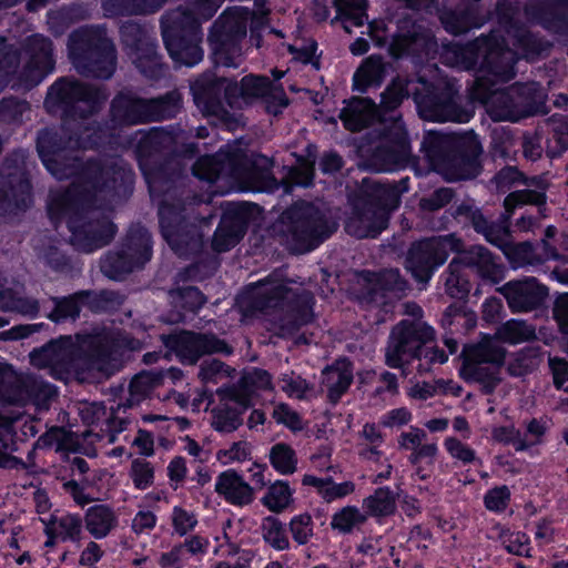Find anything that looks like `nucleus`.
I'll return each instance as SVG.
<instances>
[{"label":"nucleus","mask_w":568,"mask_h":568,"mask_svg":"<svg viewBox=\"0 0 568 568\" xmlns=\"http://www.w3.org/2000/svg\"><path fill=\"white\" fill-rule=\"evenodd\" d=\"M103 89L73 77L58 78L48 89L44 108L59 114L60 126H45L37 134L36 148L43 166L57 180L80 174L94 193L112 200H126L133 193L134 172L122 159L90 158L82 161L74 120H87L98 113L106 101Z\"/></svg>","instance_id":"nucleus-1"},{"label":"nucleus","mask_w":568,"mask_h":568,"mask_svg":"<svg viewBox=\"0 0 568 568\" xmlns=\"http://www.w3.org/2000/svg\"><path fill=\"white\" fill-rule=\"evenodd\" d=\"M150 196L160 199L159 227L163 240L179 256L197 254L203 247V227L213 215H202L203 195L190 189L184 181V166L165 153L143 170Z\"/></svg>","instance_id":"nucleus-2"},{"label":"nucleus","mask_w":568,"mask_h":568,"mask_svg":"<svg viewBox=\"0 0 568 568\" xmlns=\"http://www.w3.org/2000/svg\"><path fill=\"white\" fill-rule=\"evenodd\" d=\"M142 342L122 329L101 328L71 336H60L55 339V352L50 376L55 381L67 383L79 377L85 368L103 369L116 366L126 352L142 348Z\"/></svg>","instance_id":"nucleus-3"},{"label":"nucleus","mask_w":568,"mask_h":568,"mask_svg":"<svg viewBox=\"0 0 568 568\" xmlns=\"http://www.w3.org/2000/svg\"><path fill=\"white\" fill-rule=\"evenodd\" d=\"M94 194L89 191H65L48 206L52 221L65 219L70 243L79 252L92 253L109 245L116 232V224L108 216L93 217L90 210Z\"/></svg>","instance_id":"nucleus-4"},{"label":"nucleus","mask_w":568,"mask_h":568,"mask_svg":"<svg viewBox=\"0 0 568 568\" xmlns=\"http://www.w3.org/2000/svg\"><path fill=\"white\" fill-rule=\"evenodd\" d=\"M273 160L260 152L246 153L235 150L220 155H203L196 159L191 171L200 181L214 183L227 170L229 174L255 192H272L277 187L273 174Z\"/></svg>","instance_id":"nucleus-5"},{"label":"nucleus","mask_w":568,"mask_h":568,"mask_svg":"<svg viewBox=\"0 0 568 568\" xmlns=\"http://www.w3.org/2000/svg\"><path fill=\"white\" fill-rule=\"evenodd\" d=\"M315 304L316 300L311 291L292 288L283 282L268 280L258 282L252 298L253 307L261 312L268 310L280 312V328L290 336L314 322Z\"/></svg>","instance_id":"nucleus-6"},{"label":"nucleus","mask_w":568,"mask_h":568,"mask_svg":"<svg viewBox=\"0 0 568 568\" xmlns=\"http://www.w3.org/2000/svg\"><path fill=\"white\" fill-rule=\"evenodd\" d=\"M368 29L374 44L377 48H387L388 54L395 60L409 58L415 62H425L435 59L438 53V43L433 31L408 16L397 20L393 33L383 20L369 22Z\"/></svg>","instance_id":"nucleus-7"},{"label":"nucleus","mask_w":568,"mask_h":568,"mask_svg":"<svg viewBox=\"0 0 568 568\" xmlns=\"http://www.w3.org/2000/svg\"><path fill=\"white\" fill-rule=\"evenodd\" d=\"M68 49L73 65L83 77L109 80L114 74L116 48L104 26H89L73 31Z\"/></svg>","instance_id":"nucleus-8"},{"label":"nucleus","mask_w":568,"mask_h":568,"mask_svg":"<svg viewBox=\"0 0 568 568\" xmlns=\"http://www.w3.org/2000/svg\"><path fill=\"white\" fill-rule=\"evenodd\" d=\"M281 232L293 254L317 248L335 231L324 211L306 200H297L280 215Z\"/></svg>","instance_id":"nucleus-9"},{"label":"nucleus","mask_w":568,"mask_h":568,"mask_svg":"<svg viewBox=\"0 0 568 568\" xmlns=\"http://www.w3.org/2000/svg\"><path fill=\"white\" fill-rule=\"evenodd\" d=\"M435 331L432 326L402 320L389 335L385 353V363L390 368H404L414 361L425 358L427 364H444L448 361L445 351L437 346H427L434 341Z\"/></svg>","instance_id":"nucleus-10"},{"label":"nucleus","mask_w":568,"mask_h":568,"mask_svg":"<svg viewBox=\"0 0 568 568\" xmlns=\"http://www.w3.org/2000/svg\"><path fill=\"white\" fill-rule=\"evenodd\" d=\"M202 20L205 21L193 4L192 9L178 10L162 17V40L176 65L192 68L203 60Z\"/></svg>","instance_id":"nucleus-11"},{"label":"nucleus","mask_w":568,"mask_h":568,"mask_svg":"<svg viewBox=\"0 0 568 568\" xmlns=\"http://www.w3.org/2000/svg\"><path fill=\"white\" fill-rule=\"evenodd\" d=\"M375 132L376 143L368 156V164L374 171H398L415 161L408 130L402 114L389 118L383 115Z\"/></svg>","instance_id":"nucleus-12"},{"label":"nucleus","mask_w":568,"mask_h":568,"mask_svg":"<svg viewBox=\"0 0 568 568\" xmlns=\"http://www.w3.org/2000/svg\"><path fill=\"white\" fill-rule=\"evenodd\" d=\"M419 83L420 88H416L412 95L420 119L438 123H467L474 116L473 108L459 103L458 90L453 83H434L425 79H420Z\"/></svg>","instance_id":"nucleus-13"},{"label":"nucleus","mask_w":568,"mask_h":568,"mask_svg":"<svg viewBox=\"0 0 568 568\" xmlns=\"http://www.w3.org/2000/svg\"><path fill=\"white\" fill-rule=\"evenodd\" d=\"M253 17L248 8H227L213 23L207 41L215 67H237L235 58L241 53L242 41L247 34V23Z\"/></svg>","instance_id":"nucleus-14"},{"label":"nucleus","mask_w":568,"mask_h":568,"mask_svg":"<svg viewBox=\"0 0 568 568\" xmlns=\"http://www.w3.org/2000/svg\"><path fill=\"white\" fill-rule=\"evenodd\" d=\"M152 236L146 227L131 225L120 247L101 260V272L110 280L123 281L135 270H141L153 254Z\"/></svg>","instance_id":"nucleus-15"},{"label":"nucleus","mask_w":568,"mask_h":568,"mask_svg":"<svg viewBox=\"0 0 568 568\" xmlns=\"http://www.w3.org/2000/svg\"><path fill=\"white\" fill-rule=\"evenodd\" d=\"M119 34L123 50L143 77L150 80H160L164 77L165 64L159 52L158 39L145 23L123 21Z\"/></svg>","instance_id":"nucleus-16"},{"label":"nucleus","mask_w":568,"mask_h":568,"mask_svg":"<svg viewBox=\"0 0 568 568\" xmlns=\"http://www.w3.org/2000/svg\"><path fill=\"white\" fill-rule=\"evenodd\" d=\"M463 240L455 233L414 242L407 251L405 268L418 284H427L450 253L460 252Z\"/></svg>","instance_id":"nucleus-17"},{"label":"nucleus","mask_w":568,"mask_h":568,"mask_svg":"<svg viewBox=\"0 0 568 568\" xmlns=\"http://www.w3.org/2000/svg\"><path fill=\"white\" fill-rule=\"evenodd\" d=\"M32 203L30 174L22 155L13 152L0 164V219L26 212Z\"/></svg>","instance_id":"nucleus-18"},{"label":"nucleus","mask_w":568,"mask_h":568,"mask_svg":"<svg viewBox=\"0 0 568 568\" xmlns=\"http://www.w3.org/2000/svg\"><path fill=\"white\" fill-rule=\"evenodd\" d=\"M162 342L183 365H195L205 355L230 356L234 353L233 346L213 333L183 329L175 334L163 335Z\"/></svg>","instance_id":"nucleus-19"},{"label":"nucleus","mask_w":568,"mask_h":568,"mask_svg":"<svg viewBox=\"0 0 568 568\" xmlns=\"http://www.w3.org/2000/svg\"><path fill=\"white\" fill-rule=\"evenodd\" d=\"M28 60L18 72L11 87L30 91L44 80L55 68L53 42L48 37L36 33L27 38L23 45Z\"/></svg>","instance_id":"nucleus-20"},{"label":"nucleus","mask_w":568,"mask_h":568,"mask_svg":"<svg viewBox=\"0 0 568 568\" xmlns=\"http://www.w3.org/2000/svg\"><path fill=\"white\" fill-rule=\"evenodd\" d=\"M484 149L473 131L459 134L440 173L449 182L469 181L478 178L483 170Z\"/></svg>","instance_id":"nucleus-21"},{"label":"nucleus","mask_w":568,"mask_h":568,"mask_svg":"<svg viewBox=\"0 0 568 568\" xmlns=\"http://www.w3.org/2000/svg\"><path fill=\"white\" fill-rule=\"evenodd\" d=\"M546 202L545 191L524 189L510 192L504 200L503 221L494 222L486 217L483 230L478 229L476 233L484 235L485 240L496 247L505 250L508 244L509 223L516 209L528 204L541 207L546 205Z\"/></svg>","instance_id":"nucleus-22"},{"label":"nucleus","mask_w":568,"mask_h":568,"mask_svg":"<svg viewBox=\"0 0 568 568\" xmlns=\"http://www.w3.org/2000/svg\"><path fill=\"white\" fill-rule=\"evenodd\" d=\"M361 278L363 283L355 298L365 308L386 306L389 293H404L407 288V282L398 268H384L377 272L363 270Z\"/></svg>","instance_id":"nucleus-23"},{"label":"nucleus","mask_w":568,"mask_h":568,"mask_svg":"<svg viewBox=\"0 0 568 568\" xmlns=\"http://www.w3.org/2000/svg\"><path fill=\"white\" fill-rule=\"evenodd\" d=\"M478 68L495 82H508L516 77L514 52L503 36L485 34Z\"/></svg>","instance_id":"nucleus-24"},{"label":"nucleus","mask_w":568,"mask_h":568,"mask_svg":"<svg viewBox=\"0 0 568 568\" xmlns=\"http://www.w3.org/2000/svg\"><path fill=\"white\" fill-rule=\"evenodd\" d=\"M499 292L511 313H528L542 308L549 296L548 287L532 276L508 281Z\"/></svg>","instance_id":"nucleus-25"},{"label":"nucleus","mask_w":568,"mask_h":568,"mask_svg":"<svg viewBox=\"0 0 568 568\" xmlns=\"http://www.w3.org/2000/svg\"><path fill=\"white\" fill-rule=\"evenodd\" d=\"M250 220L251 210L246 204L230 203L213 234L212 250L216 253H225L235 247L245 236Z\"/></svg>","instance_id":"nucleus-26"},{"label":"nucleus","mask_w":568,"mask_h":568,"mask_svg":"<svg viewBox=\"0 0 568 568\" xmlns=\"http://www.w3.org/2000/svg\"><path fill=\"white\" fill-rule=\"evenodd\" d=\"M109 116L120 129L150 123L148 98L119 91L110 102Z\"/></svg>","instance_id":"nucleus-27"},{"label":"nucleus","mask_w":568,"mask_h":568,"mask_svg":"<svg viewBox=\"0 0 568 568\" xmlns=\"http://www.w3.org/2000/svg\"><path fill=\"white\" fill-rule=\"evenodd\" d=\"M525 12L545 30L568 34V0H531L527 3Z\"/></svg>","instance_id":"nucleus-28"},{"label":"nucleus","mask_w":568,"mask_h":568,"mask_svg":"<svg viewBox=\"0 0 568 568\" xmlns=\"http://www.w3.org/2000/svg\"><path fill=\"white\" fill-rule=\"evenodd\" d=\"M453 260H458L459 265L467 271L475 272L484 282L499 283L504 277V267L496 262L494 254L483 245H471L467 250L464 246Z\"/></svg>","instance_id":"nucleus-29"},{"label":"nucleus","mask_w":568,"mask_h":568,"mask_svg":"<svg viewBox=\"0 0 568 568\" xmlns=\"http://www.w3.org/2000/svg\"><path fill=\"white\" fill-rule=\"evenodd\" d=\"M74 120V129L79 136V150H100L111 145L118 136L120 128L111 116L102 120Z\"/></svg>","instance_id":"nucleus-30"},{"label":"nucleus","mask_w":568,"mask_h":568,"mask_svg":"<svg viewBox=\"0 0 568 568\" xmlns=\"http://www.w3.org/2000/svg\"><path fill=\"white\" fill-rule=\"evenodd\" d=\"M194 104L206 116H219L223 105V78L201 75L191 84Z\"/></svg>","instance_id":"nucleus-31"},{"label":"nucleus","mask_w":568,"mask_h":568,"mask_svg":"<svg viewBox=\"0 0 568 568\" xmlns=\"http://www.w3.org/2000/svg\"><path fill=\"white\" fill-rule=\"evenodd\" d=\"M485 34L467 43L447 42L442 45L439 61L447 67L474 70L479 65Z\"/></svg>","instance_id":"nucleus-32"},{"label":"nucleus","mask_w":568,"mask_h":568,"mask_svg":"<svg viewBox=\"0 0 568 568\" xmlns=\"http://www.w3.org/2000/svg\"><path fill=\"white\" fill-rule=\"evenodd\" d=\"M439 20L444 29L453 36L465 34L483 24L477 7L466 0H462L455 8L445 7Z\"/></svg>","instance_id":"nucleus-33"},{"label":"nucleus","mask_w":568,"mask_h":568,"mask_svg":"<svg viewBox=\"0 0 568 568\" xmlns=\"http://www.w3.org/2000/svg\"><path fill=\"white\" fill-rule=\"evenodd\" d=\"M215 491L233 506H247L254 501V488L234 469L222 471L215 481Z\"/></svg>","instance_id":"nucleus-34"},{"label":"nucleus","mask_w":568,"mask_h":568,"mask_svg":"<svg viewBox=\"0 0 568 568\" xmlns=\"http://www.w3.org/2000/svg\"><path fill=\"white\" fill-rule=\"evenodd\" d=\"M59 388L54 384L36 375H22L18 389V403H30L37 409H49L58 397Z\"/></svg>","instance_id":"nucleus-35"},{"label":"nucleus","mask_w":568,"mask_h":568,"mask_svg":"<svg viewBox=\"0 0 568 568\" xmlns=\"http://www.w3.org/2000/svg\"><path fill=\"white\" fill-rule=\"evenodd\" d=\"M497 342L495 335L481 334L477 343L464 346L462 352L463 363L489 364L501 368L505 365L507 352Z\"/></svg>","instance_id":"nucleus-36"},{"label":"nucleus","mask_w":568,"mask_h":568,"mask_svg":"<svg viewBox=\"0 0 568 568\" xmlns=\"http://www.w3.org/2000/svg\"><path fill=\"white\" fill-rule=\"evenodd\" d=\"M513 92L517 99L521 120L548 112L547 94L539 82H515Z\"/></svg>","instance_id":"nucleus-37"},{"label":"nucleus","mask_w":568,"mask_h":568,"mask_svg":"<svg viewBox=\"0 0 568 568\" xmlns=\"http://www.w3.org/2000/svg\"><path fill=\"white\" fill-rule=\"evenodd\" d=\"M323 373L327 386L326 399L335 406L353 383V363L347 357H341L327 366Z\"/></svg>","instance_id":"nucleus-38"},{"label":"nucleus","mask_w":568,"mask_h":568,"mask_svg":"<svg viewBox=\"0 0 568 568\" xmlns=\"http://www.w3.org/2000/svg\"><path fill=\"white\" fill-rule=\"evenodd\" d=\"M379 111L371 98H353L349 104L341 111V120L346 130L361 132L369 128Z\"/></svg>","instance_id":"nucleus-39"},{"label":"nucleus","mask_w":568,"mask_h":568,"mask_svg":"<svg viewBox=\"0 0 568 568\" xmlns=\"http://www.w3.org/2000/svg\"><path fill=\"white\" fill-rule=\"evenodd\" d=\"M458 138L459 134H448L439 131H427L425 133L420 151L434 170L442 171Z\"/></svg>","instance_id":"nucleus-40"},{"label":"nucleus","mask_w":568,"mask_h":568,"mask_svg":"<svg viewBox=\"0 0 568 568\" xmlns=\"http://www.w3.org/2000/svg\"><path fill=\"white\" fill-rule=\"evenodd\" d=\"M386 64L382 55L365 58L353 74L352 90L366 93L371 88H379L386 78Z\"/></svg>","instance_id":"nucleus-41"},{"label":"nucleus","mask_w":568,"mask_h":568,"mask_svg":"<svg viewBox=\"0 0 568 568\" xmlns=\"http://www.w3.org/2000/svg\"><path fill=\"white\" fill-rule=\"evenodd\" d=\"M480 98L490 100L488 113L494 121L518 122L521 120L513 84L504 90L487 89Z\"/></svg>","instance_id":"nucleus-42"},{"label":"nucleus","mask_w":568,"mask_h":568,"mask_svg":"<svg viewBox=\"0 0 568 568\" xmlns=\"http://www.w3.org/2000/svg\"><path fill=\"white\" fill-rule=\"evenodd\" d=\"M52 310L47 317L54 324L77 322L83 308H87L83 290L63 296H52Z\"/></svg>","instance_id":"nucleus-43"},{"label":"nucleus","mask_w":568,"mask_h":568,"mask_svg":"<svg viewBox=\"0 0 568 568\" xmlns=\"http://www.w3.org/2000/svg\"><path fill=\"white\" fill-rule=\"evenodd\" d=\"M316 151L314 145H307L305 155H297L296 165L287 168L284 178L286 190L294 186H312L315 179Z\"/></svg>","instance_id":"nucleus-44"},{"label":"nucleus","mask_w":568,"mask_h":568,"mask_svg":"<svg viewBox=\"0 0 568 568\" xmlns=\"http://www.w3.org/2000/svg\"><path fill=\"white\" fill-rule=\"evenodd\" d=\"M440 321L452 334L465 335L477 326V314L468 308L467 303H452L445 308Z\"/></svg>","instance_id":"nucleus-45"},{"label":"nucleus","mask_w":568,"mask_h":568,"mask_svg":"<svg viewBox=\"0 0 568 568\" xmlns=\"http://www.w3.org/2000/svg\"><path fill=\"white\" fill-rule=\"evenodd\" d=\"M440 280L444 282L447 295L457 300L455 303H467L471 283L468 271L459 265L458 260L449 262L447 270L440 275Z\"/></svg>","instance_id":"nucleus-46"},{"label":"nucleus","mask_w":568,"mask_h":568,"mask_svg":"<svg viewBox=\"0 0 568 568\" xmlns=\"http://www.w3.org/2000/svg\"><path fill=\"white\" fill-rule=\"evenodd\" d=\"M164 141L165 135L158 130L149 132L139 140L134 154L141 172L165 155L168 146Z\"/></svg>","instance_id":"nucleus-47"},{"label":"nucleus","mask_w":568,"mask_h":568,"mask_svg":"<svg viewBox=\"0 0 568 568\" xmlns=\"http://www.w3.org/2000/svg\"><path fill=\"white\" fill-rule=\"evenodd\" d=\"M148 109L150 123L174 119L183 109V97L176 89L168 91L148 99Z\"/></svg>","instance_id":"nucleus-48"},{"label":"nucleus","mask_w":568,"mask_h":568,"mask_svg":"<svg viewBox=\"0 0 568 568\" xmlns=\"http://www.w3.org/2000/svg\"><path fill=\"white\" fill-rule=\"evenodd\" d=\"M499 372L500 368L496 366L487 367L483 364L462 363L459 375L466 383L479 384L483 394L491 395L501 383Z\"/></svg>","instance_id":"nucleus-49"},{"label":"nucleus","mask_w":568,"mask_h":568,"mask_svg":"<svg viewBox=\"0 0 568 568\" xmlns=\"http://www.w3.org/2000/svg\"><path fill=\"white\" fill-rule=\"evenodd\" d=\"M84 521L85 528L95 539L106 537L118 524L113 510L104 504L94 505L88 508Z\"/></svg>","instance_id":"nucleus-50"},{"label":"nucleus","mask_w":568,"mask_h":568,"mask_svg":"<svg viewBox=\"0 0 568 568\" xmlns=\"http://www.w3.org/2000/svg\"><path fill=\"white\" fill-rule=\"evenodd\" d=\"M87 310L92 314H113L124 304L125 296L113 290H83Z\"/></svg>","instance_id":"nucleus-51"},{"label":"nucleus","mask_w":568,"mask_h":568,"mask_svg":"<svg viewBox=\"0 0 568 568\" xmlns=\"http://www.w3.org/2000/svg\"><path fill=\"white\" fill-rule=\"evenodd\" d=\"M542 356L540 346H525L516 352L507 363L506 372L510 377H525L539 367Z\"/></svg>","instance_id":"nucleus-52"},{"label":"nucleus","mask_w":568,"mask_h":568,"mask_svg":"<svg viewBox=\"0 0 568 568\" xmlns=\"http://www.w3.org/2000/svg\"><path fill=\"white\" fill-rule=\"evenodd\" d=\"M48 524L55 531L61 542H73L80 546L83 537V519L79 514L67 513L62 516L51 515Z\"/></svg>","instance_id":"nucleus-53"},{"label":"nucleus","mask_w":568,"mask_h":568,"mask_svg":"<svg viewBox=\"0 0 568 568\" xmlns=\"http://www.w3.org/2000/svg\"><path fill=\"white\" fill-rule=\"evenodd\" d=\"M216 395L221 403H234V408L246 413L254 406L255 392H251L247 387L245 377H241L236 383L224 384L216 389Z\"/></svg>","instance_id":"nucleus-54"},{"label":"nucleus","mask_w":568,"mask_h":568,"mask_svg":"<svg viewBox=\"0 0 568 568\" xmlns=\"http://www.w3.org/2000/svg\"><path fill=\"white\" fill-rule=\"evenodd\" d=\"M294 493L295 490L291 488L287 480L277 479L267 487L261 503L270 511L281 514L293 504Z\"/></svg>","instance_id":"nucleus-55"},{"label":"nucleus","mask_w":568,"mask_h":568,"mask_svg":"<svg viewBox=\"0 0 568 568\" xmlns=\"http://www.w3.org/2000/svg\"><path fill=\"white\" fill-rule=\"evenodd\" d=\"M363 508L366 511V516H390L396 510L395 495L388 486L378 487L372 495L363 499Z\"/></svg>","instance_id":"nucleus-56"},{"label":"nucleus","mask_w":568,"mask_h":568,"mask_svg":"<svg viewBox=\"0 0 568 568\" xmlns=\"http://www.w3.org/2000/svg\"><path fill=\"white\" fill-rule=\"evenodd\" d=\"M495 337L499 342L516 345L534 339L536 331L532 325L525 321L511 318L497 327Z\"/></svg>","instance_id":"nucleus-57"},{"label":"nucleus","mask_w":568,"mask_h":568,"mask_svg":"<svg viewBox=\"0 0 568 568\" xmlns=\"http://www.w3.org/2000/svg\"><path fill=\"white\" fill-rule=\"evenodd\" d=\"M244 414L227 403H221L211 412V426L220 434H231L243 425Z\"/></svg>","instance_id":"nucleus-58"},{"label":"nucleus","mask_w":568,"mask_h":568,"mask_svg":"<svg viewBox=\"0 0 568 568\" xmlns=\"http://www.w3.org/2000/svg\"><path fill=\"white\" fill-rule=\"evenodd\" d=\"M369 202L378 210L390 213L400 205V191L390 181L376 182L368 193Z\"/></svg>","instance_id":"nucleus-59"},{"label":"nucleus","mask_w":568,"mask_h":568,"mask_svg":"<svg viewBox=\"0 0 568 568\" xmlns=\"http://www.w3.org/2000/svg\"><path fill=\"white\" fill-rule=\"evenodd\" d=\"M262 537L265 544L277 551L288 550L291 547L286 526L277 517L268 515L261 524Z\"/></svg>","instance_id":"nucleus-60"},{"label":"nucleus","mask_w":568,"mask_h":568,"mask_svg":"<svg viewBox=\"0 0 568 568\" xmlns=\"http://www.w3.org/2000/svg\"><path fill=\"white\" fill-rule=\"evenodd\" d=\"M268 459L273 469L281 475H292L297 469V455L290 444H274L270 449Z\"/></svg>","instance_id":"nucleus-61"},{"label":"nucleus","mask_w":568,"mask_h":568,"mask_svg":"<svg viewBox=\"0 0 568 568\" xmlns=\"http://www.w3.org/2000/svg\"><path fill=\"white\" fill-rule=\"evenodd\" d=\"M514 44L528 61L537 59L551 47L544 37L524 29L516 33Z\"/></svg>","instance_id":"nucleus-62"},{"label":"nucleus","mask_w":568,"mask_h":568,"mask_svg":"<svg viewBox=\"0 0 568 568\" xmlns=\"http://www.w3.org/2000/svg\"><path fill=\"white\" fill-rule=\"evenodd\" d=\"M21 50L7 39H0V92L9 84L10 77L19 68Z\"/></svg>","instance_id":"nucleus-63"},{"label":"nucleus","mask_w":568,"mask_h":568,"mask_svg":"<svg viewBox=\"0 0 568 568\" xmlns=\"http://www.w3.org/2000/svg\"><path fill=\"white\" fill-rule=\"evenodd\" d=\"M171 296L176 307L192 314H196L206 303V296L196 286H178L171 291Z\"/></svg>","instance_id":"nucleus-64"}]
</instances>
